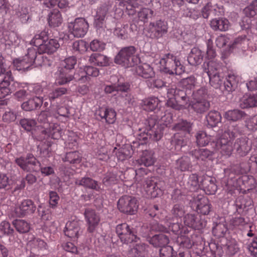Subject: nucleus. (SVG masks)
Returning a JSON list of instances; mask_svg holds the SVG:
<instances>
[{
	"instance_id": "obj_1",
	"label": "nucleus",
	"mask_w": 257,
	"mask_h": 257,
	"mask_svg": "<svg viewBox=\"0 0 257 257\" xmlns=\"http://www.w3.org/2000/svg\"><path fill=\"white\" fill-rule=\"evenodd\" d=\"M48 39V32L43 31L35 35L30 42V44L38 47V50L41 53L51 54L55 52L60 47L58 41L56 39Z\"/></svg>"
},
{
	"instance_id": "obj_2",
	"label": "nucleus",
	"mask_w": 257,
	"mask_h": 257,
	"mask_svg": "<svg viewBox=\"0 0 257 257\" xmlns=\"http://www.w3.org/2000/svg\"><path fill=\"white\" fill-rule=\"evenodd\" d=\"M42 58L41 54H37L35 48H29L27 53L23 58L14 60V65L19 71H26L33 65L35 66L41 65Z\"/></svg>"
},
{
	"instance_id": "obj_3",
	"label": "nucleus",
	"mask_w": 257,
	"mask_h": 257,
	"mask_svg": "<svg viewBox=\"0 0 257 257\" xmlns=\"http://www.w3.org/2000/svg\"><path fill=\"white\" fill-rule=\"evenodd\" d=\"M160 70L170 75H179L185 71L184 67L176 56L168 53L164 55L159 60Z\"/></svg>"
},
{
	"instance_id": "obj_4",
	"label": "nucleus",
	"mask_w": 257,
	"mask_h": 257,
	"mask_svg": "<svg viewBox=\"0 0 257 257\" xmlns=\"http://www.w3.org/2000/svg\"><path fill=\"white\" fill-rule=\"evenodd\" d=\"M136 48L134 46H128L122 48L114 59L115 63L124 67H133L139 61L135 55Z\"/></svg>"
},
{
	"instance_id": "obj_5",
	"label": "nucleus",
	"mask_w": 257,
	"mask_h": 257,
	"mask_svg": "<svg viewBox=\"0 0 257 257\" xmlns=\"http://www.w3.org/2000/svg\"><path fill=\"white\" fill-rule=\"evenodd\" d=\"M235 137L233 133L225 131L216 141L212 142L211 145L222 155L229 156L232 150L231 140Z\"/></svg>"
},
{
	"instance_id": "obj_6",
	"label": "nucleus",
	"mask_w": 257,
	"mask_h": 257,
	"mask_svg": "<svg viewBox=\"0 0 257 257\" xmlns=\"http://www.w3.org/2000/svg\"><path fill=\"white\" fill-rule=\"evenodd\" d=\"M76 63V59L73 56L67 58L61 62L62 68L59 70V73L57 78L58 84H66L74 78L72 74L68 73V70L74 68Z\"/></svg>"
},
{
	"instance_id": "obj_7",
	"label": "nucleus",
	"mask_w": 257,
	"mask_h": 257,
	"mask_svg": "<svg viewBox=\"0 0 257 257\" xmlns=\"http://www.w3.org/2000/svg\"><path fill=\"white\" fill-rule=\"evenodd\" d=\"M138 202L136 198L124 195L121 197L117 202L119 210L123 213L134 214L138 208Z\"/></svg>"
},
{
	"instance_id": "obj_8",
	"label": "nucleus",
	"mask_w": 257,
	"mask_h": 257,
	"mask_svg": "<svg viewBox=\"0 0 257 257\" xmlns=\"http://www.w3.org/2000/svg\"><path fill=\"white\" fill-rule=\"evenodd\" d=\"M89 25L86 20L82 18H78L73 22L68 24L69 31L74 36L77 38L84 37L87 33Z\"/></svg>"
},
{
	"instance_id": "obj_9",
	"label": "nucleus",
	"mask_w": 257,
	"mask_h": 257,
	"mask_svg": "<svg viewBox=\"0 0 257 257\" xmlns=\"http://www.w3.org/2000/svg\"><path fill=\"white\" fill-rule=\"evenodd\" d=\"M16 164L26 172H32L37 170L40 166V163L31 154H27L26 157L21 156L15 160Z\"/></svg>"
},
{
	"instance_id": "obj_10",
	"label": "nucleus",
	"mask_w": 257,
	"mask_h": 257,
	"mask_svg": "<svg viewBox=\"0 0 257 257\" xmlns=\"http://www.w3.org/2000/svg\"><path fill=\"white\" fill-rule=\"evenodd\" d=\"M116 232L121 242L124 243L128 244L137 241L136 232L126 223L117 225L116 227Z\"/></svg>"
},
{
	"instance_id": "obj_11",
	"label": "nucleus",
	"mask_w": 257,
	"mask_h": 257,
	"mask_svg": "<svg viewBox=\"0 0 257 257\" xmlns=\"http://www.w3.org/2000/svg\"><path fill=\"white\" fill-rule=\"evenodd\" d=\"M36 206L34 202L30 199L24 200L20 205L15 209V215L17 217H23L34 213Z\"/></svg>"
},
{
	"instance_id": "obj_12",
	"label": "nucleus",
	"mask_w": 257,
	"mask_h": 257,
	"mask_svg": "<svg viewBox=\"0 0 257 257\" xmlns=\"http://www.w3.org/2000/svg\"><path fill=\"white\" fill-rule=\"evenodd\" d=\"M149 29L151 33V37L159 38L167 33L168 25L167 22L160 20L155 22L150 23L149 24Z\"/></svg>"
},
{
	"instance_id": "obj_13",
	"label": "nucleus",
	"mask_w": 257,
	"mask_h": 257,
	"mask_svg": "<svg viewBox=\"0 0 257 257\" xmlns=\"http://www.w3.org/2000/svg\"><path fill=\"white\" fill-rule=\"evenodd\" d=\"M84 215L88 225V231L94 232L100 221L99 215L94 210L89 208L85 210Z\"/></svg>"
},
{
	"instance_id": "obj_14",
	"label": "nucleus",
	"mask_w": 257,
	"mask_h": 257,
	"mask_svg": "<svg viewBox=\"0 0 257 257\" xmlns=\"http://www.w3.org/2000/svg\"><path fill=\"white\" fill-rule=\"evenodd\" d=\"M193 204L196 206L197 211L203 214H208L210 211V206L208 199L204 196L199 195L194 198Z\"/></svg>"
},
{
	"instance_id": "obj_15",
	"label": "nucleus",
	"mask_w": 257,
	"mask_h": 257,
	"mask_svg": "<svg viewBox=\"0 0 257 257\" xmlns=\"http://www.w3.org/2000/svg\"><path fill=\"white\" fill-rule=\"evenodd\" d=\"M96 115L101 119H104L108 124H113L116 120V112L111 108L101 107L96 111Z\"/></svg>"
},
{
	"instance_id": "obj_16",
	"label": "nucleus",
	"mask_w": 257,
	"mask_h": 257,
	"mask_svg": "<svg viewBox=\"0 0 257 257\" xmlns=\"http://www.w3.org/2000/svg\"><path fill=\"white\" fill-rule=\"evenodd\" d=\"M43 134L47 138L53 139H58L61 136L62 131L61 127L57 123H51L48 126H44V130L42 131Z\"/></svg>"
},
{
	"instance_id": "obj_17",
	"label": "nucleus",
	"mask_w": 257,
	"mask_h": 257,
	"mask_svg": "<svg viewBox=\"0 0 257 257\" xmlns=\"http://www.w3.org/2000/svg\"><path fill=\"white\" fill-rule=\"evenodd\" d=\"M108 7L104 5L97 9L94 19V25L97 29L102 28L104 26L105 18L108 11Z\"/></svg>"
},
{
	"instance_id": "obj_18",
	"label": "nucleus",
	"mask_w": 257,
	"mask_h": 257,
	"mask_svg": "<svg viewBox=\"0 0 257 257\" xmlns=\"http://www.w3.org/2000/svg\"><path fill=\"white\" fill-rule=\"evenodd\" d=\"M160 101L157 97H151L142 100L141 106L143 109L147 111L158 110Z\"/></svg>"
},
{
	"instance_id": "obj_19",
	"label": "nucleus",
	"mask_w": 257,
	"mask_h": 257,
	"mask_svg": "<svg viewBox=\"0 0 257 257\" xmlns=\"http://www.w3.org/2000/svg\"><path fill=\"white\" fill-rule=\"evenodd\" d=\"M43 104V98L34 97L22 104V108L26 111H32L40 108Z\"/></svg>"
},
{
	"instance_id": "obj_20",
	"label": "nucleus",
	"mask_w": 257,
	"mask_h": 257,
	"mask_svg": "<svg viewBox=\"0 0 257 257\" xmlns=\"http://www.w3.org/2000/svg\"><path fill=\"white\" fill-rule=\"evenodd\" d=\"M201 186L208 194H213L217 190V186L214 180L208 176H204L201 181Z\"/></svg>"
},
{
	"instance_id": "obj_21",
	"label": "nucleus",
	"mask_w": 257,
	"mask_h": 257,
	"mask_svg": "<svg viewBox=\"0 0 257 257\" xmlns=\"http://www.w3.org/2000/svg\"><path fill=\"white\" fill-rule=\"evenodd\" d=\"M90 64L98 66H106L109 65V58L105 55L99 53H93L89 58Z\"/></svg>"
},
{
	"instance_id": "obj_22",
	"label": "nucleus",
	"mask_w": 257,
	"mask_h": 257,
	"mask_svg": "<svg viewBox=\"0 0 257 257\" xmlns=\"http://www.w3.org/2000/svg\"><path fill=\"white\" fill-rule=\"evenodd\" d=\"M75 183L76 185L82 186L96 191H99L100 189L98 182L89 177H83L80 179H77L75 180Z\"/></svg>"
},
{
	"instance_id": "obj_23",
	"label": "nucleus",
	"mask_w": 257,
	"mask_h": 257,
	"mask_svg": "<svg viewBox=\"0 0 257 257\" xmlns=\"http://www.w3.org/2000/svg\"><path fill=\"white\" fill-rule=\"evenodd\" d=\"M79 230L80 227L78 222L73 220L66 223L64 232L65 235L68 237L75 238L77 237Z\"/></svg>"
},
{
	"instance_id": "obj_24",
	"label": "nucleus",
	"mask_w": 257,
	"mask_h": 257,
	"mask_svg": "<svg viewBox=\"0 0 257 257\" xmlns=\"http://www.w3.org/2000/svg\"><path fill=\"white\" fill-rule=\"evenodd\" d=\"M204 70L208 75L220 73L221 64L216 59L209 60L203 64Z\"/></svg>"
},
{
	"instance_id": "obj_25",
	"label": "nucleus",
	"mask_w": 257,
	"mask_h": 257,
	"mask_svg": "<svg viewBox=\"0 0 257 257\" xmlns=\"http://www.w3.org/2000/svg\"><path fill=\"white\" fill-rule=\"evenodd\" d=\"M143 187L148 195L153 197H155L157 195V190L158 188L156 186V183L154 182V178L150 177L145 179L144 182Z\"/></svg>"
},
{
	"instance_id": "obj_26",
	"label": "nucleus",
	"mask_w": 257,
	"mask_h": 257,
	"mask_svg": "<svg viewBox=\"0 0 257 257\" xmlns=\"http://www.w3.org/2000/svg\"><path fill=\"white\" fill-rule=\"evenodd\" d=\"M203 55L202 51L196 48L191 50L188 57V63L191 65H197L200 64L203 59Z\"/></svg>"
},
{
	"instance_id": "obj_27",
	"label": "nucleus",
	"mask_w": 257,
	"mask_h": 257,
	"mask_svg": "<svg viewBox=\"0 0 257 257\" xmlns=\"http://www.w3.org/2000/svg\"><path fill=\"white\" fill-rule=\"evenodd\" d=\"M155 161L154 152L148 150L143 151L140 159L137 161L139 165H144L146 167L153 165Z\"/></svg>"
},
{
	"instance_id": "obj_28",
	"label": "nucleus",
	"mask_w": 257,
	"mask_h": 257,
	"mask_svg": "<svg viewBox=\"0 0 257 257\" xmlns=\"http://www.w3.org/2000/svg\"><path fill=\"white\" fill-rule=\"evenodd\" d=\"M148 241L155 247H162L169 243V239L167 235L164 234H159L154 235L149 238Z\"/></svg>"
},
{
	"instance_id": "obj_29",
	"label": "nucleus",
	"mask_w": 257,
	"mask_h": 257,
	"mask_svg": "<svg viewBox=\"0 0 257 257\" xmlns=\"http://www.w3.org/2000/svg\"><path fill=\"white\" fill-rule=\"evenodd\" d=\"M242 185L244 186V188H242V193L249 192L255 187V180L251 176L242 174Z\"/></svg>"
},
{
	"instance_id": "obj_30",
	"label": "nucleus",
	"mask_w": 257,
	"mask_h": 257,
	"mask_svg": "<svg viewBox=\"0 0 257 257\" xmlns=\"http://www.w3.org/2000/svg\"><path fill=\"white\" fill-rule=\"evenodd\" d=\"M210 26L214 31H225L229 28V22L225 19H214L211 21Z\"/></svg>"
},
{
	"instance_id": "obj_31",
	"label": "nucleus",
	"mask_w": 257,
	"mask_h": 257,
	"mask_svg": "<svg viewBox=\"0 0 257 257\" xmlns=\"http://www.w3.org/2000/svg\"><path fill=\"white\" fill-rule=\"evenodd\" d=\"M191 104V107L197 113H203L210 107V102L207 99L194 100Z\"/></svg>"
},
{
	"instance_id": "obj_32",
	"label": "nucleus",
	"mask_w": 257,
	"mask_h": 257,
	"mask_svg": "<svg viewBox=\"0 0 257 257\" xmlns=\"http://www.w3.org/2000/svg\"><path fill=\"white\" fill-rule=\"evenodd\" d=\"M48 23L51 27L59 26L62 22V16L58 10H54L48 15Z\"/></svg>"
},
{
	"instance_id": "obj_33",
	"label": "nucleus",
	"mask_w": 257,
	"mask_h": 257,
	"mask_svg": "<svg viewBox=\"0 0 257 257\" xmlns=\"http://www.w3.org/2000/svg\"><path fill=\"white\" fill-rule=\"evenodd\" d=\"M187 145V139H184L179 135H175L174 138L171 141V150L175 151L176 153L181 151L182 148Z\"/></svg>"
},
{
	"instance_id": "obj_34",
	"label": "nucleus",
	"mask_w": 257,
	"mask_h": 257,
	"mask_svg": "<svg viewBox=\"0 0 257 257\" xmlns=\"http://www.w3.org/2000/svg\"><path fill=\"white\" fill-rule=\"evenodd\" d=\"M136 72L139 75L145 78L152 77L154 74L153 68L148 64L138 66L136 68Z\"/></svg>"
},
{
	"instance_id": "obj_35",
	"label": "nucleus",
	"mask_w": 257,
	"mask_h": 257,
	"mask_svg": "<svg viewBox=\"0 0 257 257\" xmlns=\"http://www.w3.org/2000/svg\"><path fill=\"white\" fill-rule=\"evenodd\" d=\"M184 222L185 225L195 229H199L202 227L201 223L197 220V217L192 214H188L185 216Z\"/></svg>"
},
{
	"instance_id": "obj_36",
	"label": "nucleus",
	"mask_w": 257,
	"mask_h": 257,
	"mask_svg": "<svg viewBox=\"0 0 257 257\" xmlns=\"http://www.w3.org/2000/svg\"><path fill=\"white\" fill-rule=\"evenodd\" d=\"M81 75L80 78L78 80L82 82H85L88 80L89 78L87 76H91L93 77H97L99 75V70L97 68L92 66H87L85 68L84 72Z\"/></svg>"
},
{
	"instance_id": "obj_37",
	"label": "nucleus",
	"mask_w": 257,
	"mask_h": 257,
	"mask_svg": "<svg viewBox=\"0 0 257 257\" xmlns=\"http://www.w3.org/2000/svg\"><path fill=\"white\" fill-rule=\"evenodd\" d=\"M208 125L214 127L220 122L221 117L219 112L217 111H210L206 116Z\"/></svg>"
},
{
	"instance_id": "obj_38",
	"label": "nucleus",
	"mask_w": 257,
	"mask_h": 257,
	"mask_svg": "<svg viewBox=\"0 0 257 257\" xmlns=\"http://www.w3.org/2000/svg\"><path fill=\"white\" fill-rule=\"evenodd\" d=\"M16 229L20 233L28 232L30 229V224L24 220L16 219L13 221Z\"/></svg>"
},
{
	"instance_id": "obj_39",
	"label": "nucleus",
	"mask_w": 257,
	"mask_h": 257,
	"mask_svg": "<svg viewBox=\"0 0 257 257\" xmlns=\"http://www.w3.org/2000/svg\"><path fill=\"white\" fill-rule=\"evenodd\" d=\"M82 156L77 151L67 153L65 156L63 158L64 162H67L70 164H79L81 161Z\"/></svg>"
},
{
	"instance_id": "obj_40",
	"label": "nucleus",
	"mask_w": 257,
	"mask_h": 257,
	"mask_svg": "<svg viewBox=\"0 0 257 257\" xmlns=\"http://www.w3.org/2000/svg\"><path fill=\"white\" fill-rule=\"evenodd\" d=\"M28 246L30 247L33 251L45 249L46 243L42 239L39 238H34L28 241Z\"/></svg>"
},
{
	"instance_id": "obj_41",
	"label": "nucleus",
	"mask_w": 257,
	"mask_h": 257,
	"mask_svg": "<svg viewBox=\"0 0 257 257\" xmlns=\"http://www.w3.org/2000/svg\"><path fill=\"white\" fill-rule=\"evenodd\" d=\"M176 165L181 171H188L191 167L190 159L187 156H183L176 161Z\"/></svg>"
},
{
	"instance_id": "obj_42",
	"label": "nucleus",
	"mask_w": 257,
	"mask_h": 257,
	"mask_svg": "<svg viewBox=\"0 0 257 257\" xmlns=\"http://www.w3.org/2000/svg\"><path fill=\"white\" fill-rule=\"evenodd\" d=\"M242 23H243V25H242V43L245 44L248 46L249 45V38L244 34V31H245L244 32L248 33V31L251 27V20L249 18H243L242 20Z\"/></svg>"
},
{
	"instance_id": "obj_43",
	"label": "nucleus",
	"mask_w": 257,
	"mask_h": 257,
	"mask_svg": "<svg viewBox=\"0 0 257 257\" xmlns=\"http://www.w3.org/2000/svg\"><path fill=\"white\" fill-rule=\"evenodd\" d=\"M187 186L191 191H195L201 187V183H199L198 176L196 174H192L189 176Z\"/></svg>"
},
{
	"instance_id": "obj_44",
	"label": "nucleus",
	"mask_w": 257,
	"mask_h": 257,
	"mask_svg": "<svg viewBox=\"0 0 257 257\" xmlns=\"http://www.w3.org/2000/svg\"><path fill=\"white\" fill-rule=\"evenodd\" d=\"M243 14L247 18L253 17L257 14V0L252 1L248 6L243 9Z\"/></svg>"
},
{
	"instance_id": "obj_45",
	"label": "nucleus",
	"mask_w": 257,
	"mask_h": 257,
	"mask_svg": "<svg viewBox=\"0 0 257 257\" xmlns=\"http://www.w3.org/2000/svg\"><path fill=\"white\" fill-rule=\"evenodd\" d=\"M197 83L196 78L194 76H190L180 81L181 85L186 89H193Z\"/></svg>"
},
{
	"instance_id": "obj_46",
	"label": "nucleus",
	"mask_w": 257,
	"mask_h": 257,
	"mask_svg": "<svg viewBox=\"0 0 257 257\" xmlns=\"http://www.w3.org/2000/svg\"><path fill=\"white\" fill-rule=\"evenodd\" d=\"M242 102V108L257 106V94L248 97L243 96Z\"/></svg>"
},
{
	"instance_id": "obj_47",
	"label": "nucleus",
	"mask_w": 257,
	"mask_h": 257,
	"mask_svg": "<svg viewBox=\"0 0 257 257\" xmlns=\"http://www.w3.org/2000/svg\"><path fill=\"white\" fill-rule=\"evenodd\" d=\"M153 15L154 11L152 9L146 8H142L138 13L139 19L144 23L148 22V19Z\"/></svg>"
},
{
	"instance_id": "obj_48",
	"label": "nucleus",
	"mask_w": 257,
	"mask_h": 257,
	"mask_svg": "<svg viewBox=\"0 0 257 257\" xmlns=\"http://www.w3.org/2000/svg\"><path fill=\"white\" fill-rule=\"evenodd\" d=\"M14 231L13 228L9 222L4 221L0 223V237L4 235H11Z\"/></svg>"
},
{
	"instance_id": "obj_49",
	"label": "nucleus",
	"mask_w": 257,
	"mask_h": 257,
	"mask_svg": "<svg viewBox=\"0 0 257 257\" xmlns=\"http://www.w3.org/2000/svg\"><path fill=\"white\" fill-rule=\"evenodd\" d=\"M208 76L209 78V82L211 85L216 89L220 88L223 81V76L221 75L220 73Z\"/></svg>"
},
{
	"instance_id": "obj_50",
	"label": "nucleus",
	"mask_w": 257,
	"mask_h": 257,
	"mask_svg": "<svg viewBox=\"0 0 257 257\" xmlns=\"http://www.w3.org/2000/svg\"><path fill=\"white\" fill-rule=\"evenodd\" d=\"M196 139L197 145L200 146L207 145L210 140V137L203 131H199L196 134Z\"/></svg>"
},
{
	"instance_id": "obj_51",
	"label": "nucleus",
	"mask_w": 257,
	"mask_h": 257,
	"mask_svg": "<svg viewBox=\"0 0 257 257\" xmlns=\"http://www.w3.org/2000/svg\"><path fill=\"white\" fill-rule=\"evenodd\" d=\"M193 155L197 159L204 161L211 156V153L206 149H199L195 150Z\"/></svg>"
},
{
	"instance_id": "obj_52",
	"label": "nucleus",
	"mask_w": 257,
	"mask_h": 257,
	"mask_svg": "<svg viewBox=\"0 0 257 257\" xmlns=\"http://www.w3.org/2000/svg\"><path fill=\"white\" fill-rule=\"evenodd\" d=\"M1 75H3V77L0 84L9 87L11 83L14 81V77L12 76L11 70L8 69Z\"/></svg>"
},
{
	"instance_id": "obj_53",
	"label": "nucleus",
	"mask_w": 257,
	"mask_h": 257,
	"mask_svg": "<svg viewBox=\"0 0 257 257\" xmlns=\"http://www.w3.org/2000/svg\"><path fill=\"white\" fill-rule=\"evenodd\" d=\"M72 49L75 52L83 53L87 50V44L82 40H79L73 42Z\"/></svg>"
},
{
	"instance_id": "obj_54",
	"label": "nucleus",
	"mask_w": 257,
	"mask_h": 257,
	"mask_svg": "<svg viewBox=\"0 0 257 257\" xmlns=\"http://www.w3.org/2000/svg\"><path fill=\"white\" fill-rule=\"evenodd\" d=\"M67 92V89L64 87H60L55 89L49 94V98L50 100H54L58 98Z\"/></svg>"
},
{
	"instance_id": "obj_55",
	"label": "nucleus",
	"mask_w": 257,
	"mask_h": 257,
	"mask_svg": "<svg viewBox=\"0 0 257 257\" xmlns=\"http://www.w3.org/2000/svg\"><path fill=\"white\" fill-rule=\"evenodd\" d=\"M227 228L224 223H218L212 228V232L215 235L221 236L226 232Z\"/></svg>"
},
{
	"instance_id": "obj_56",
	"label": "nucleus",
	"mask_w": 257,
	"mask_h": 257,
	"mask_svg": "<svg viewBox=\"0 0 257 257\" xmlns=\"http://www.w3.org/2000/svg\"><path fill=\"white\" fill-rule=\"evenodd\" d=\"M116 91L121 92H127L130 90V85L128 83L118 79L117 83H115Z\"/></svg>"
},
{
	"instance_id": "obj_57",
	"label": "nucleus",
	"mask_w": 257,
	"mask_h": 257,
	"mask_svg": "<svg viewBox=\"0 0 257 257\" xmlns=\"http://www.w3.org/2000/svg\"><path fill=\"white\" fill-rule=\"evenodd\" d=\"M89 47L92 51H100L105 48V44L97 39L92 41L89 44Z\"/></svg>"
},
{
	"instance_id": "obj_58",
	"label": "nucleus",
	"mask_w": 257,
	"mask_h": 257,
	"mask_svg": "<svg viewBox=\"0 0 257 257\" xmlns=\"http://www.w3.org/2000/svg\"><path fill=\"white\" fill-rule=\"evenodd\" d=\"M191 124L190 122L186 120H182L177 123L174 128L176 131H183L186 132L189 134L190 132Z\"/></svg>"
},
{
	"instance_id": "obj_59",
	"label": "nucleus",
	"mask_w": 257,
	"mask_h": 257,
	"mask_svg": "<svg viewBox=\"0 0 257 257\" xmlns=\"http://www.w3.org/2000/svg\"><path fill=\"white\" fill-rule=\"evenodd\" d=\"M241 116V113L238 110H229L225 112L224 117L229 120L236 121Z\"/></svg>"
},
{
	"instance_id": "obj_60",
	"label": "nucleus",
	"mask_w": 257,
	"mask_h": 257,
	"mask_svg": "<svg viewBox=\"0 0 257 257\" xmlns=\"http://www.w3.org/2000/svg\"><path fill=\"white\" fill-rule=\"evenodd\" d=\"M207 96V90L204 87H201L193 93L194 100L206 99Z\"/></svg>"
},
{
	"instance_id": "obj_61",
	"label": "nucleus",
	"mask_w": 257,
	"mask_h": 257,
	"mask_svg": "<svg viewBox=\"0 0 257 257\" xmlns=\"http://www.w3.org/2000/svg\"><path fill=\"white\" fill-rule=\"evenodd\" d=\"M20 124L25 130L30 131L35 126L36 122L34 119L24 118L21 119Z\"/></svg>"
},
{
	"instance_id": "obj_62",
	"label": "nucleus",
	"mask_w": 257,
	"mask_h": 257,
	"mask_svg": "<svg viewBox=\"0 0 257 257\" xmlns=\"http://www.w3.org/2000/svg\"><path fill=\"white\" fill-rule=\"evenodd\" d=\"M50 117V112L48 111H42L38 115V120L40 122L43 123L44 126L47 127L49 123V117Z\"/></svg>"
},
{
	"instance_id": "obj_63",
	"label": "nucleus",
	"mask_w": 257,
	"mask_h": 257,
	"mask_svg": "<svg viewBox=\"0 0 257 257\" xmlns=\"http://www.w3.org/2000/svg\"><path fill=\"white\" fill-rule=\"evenodd\" d=\"M213 41L210 39L208 40L207 42L206 54L207 57L208 59H210V60L214 59V58L216 55V52L213 48Z\"/></svg>"
},
{
	"instance_id": "obj_64",
	"label": "nucleus",
	"mask_w": 257,
	"mask_h": 257,
	"mask_svg": "<svg viewBox=\"0 0 257 257\" xmlns=\"http://www.w3.org/2000/svg\"><path fill=\"white\" fill-rule=\"evenodd\" d=\"M173 249L169 245H164L160 249V257H174Z\"/></svg>"
}]
</instances>
